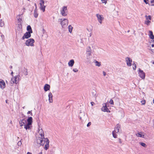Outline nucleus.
Masks as SVG:
<instances>
[{
    "label": "nucleus",
    "instance_id": "1",
    "mask_svg": "<svg viewBox=\"0 0 154 154\" xmlns=\"http://www.w3.org/2000/svg\"><path fill=\"white\" fill-rule=\"evenodd\" d=\"M49 141L48 138H45L44 137H43L41 145H45L44 148L46 150L48 149L49 147Z\"/></svg>",
    "mask_w": 154,
    "mask_h": 154
},
{
    "label": "nucleus",
    "instance_id": "2",
    "mask_svg": "<svg viewBox=\"0 0 154 154\" xmlns=\"http://www.w3.org/2000/svg\"><path fill=\"white\" fill-rule=\"evenodd\" d=\"M58 20L60 22L61 26L63 28H65L68 25L69 21L67 19H59Z\"/></svg>",
    "mask_w": 154,
    "mask_h": 154
},
{
    "label": "nucleus",
    "instance_id": "3",
    "mask_svg": "<svg viewBox=\"0 0 154 154\" xmlns=\"http://www.w3.org/2000/svg\"><path fill=\"white\" fill-rule=\"evenodd\" d=\"M60 14L63 17H65L68 14L67 7L66 6L63 7L60 11Z\"/></svg>",
    "mask_w": 154,
    "mask_h": 154
},
{
    "label": "nucleus",
    "instance_id": "4",
    "mask_svg": "<svg viewBox=\"0 0 154 154\" xmlns=\"http://www.w3.org/2000/svg\"><path fill=\"white\" fill-rule=\"evenodd\" d=\"M34 40L33 38H30L28 39L26 41L25 44L27 46L32 47L34 45Z\"/></svg>",
    "mask_w": 154,
    "mask_h": 154
},
{
    "label": "nucleus",
    "instance_id": "5",
    "mask_svg": "<svg viewBox=\"0 0 154 154\" xmlns=\"http://www.w3.org/2000/svg\"><path fill=\"white\" fill-rule=\"evenodd\" d=\"M20 76L19 75H17L14 77H13L11 79V84H16L17 81H19L20 80Z\"/></svg>",
    "mask_w": 154,
    "mask_h": 154
},
{
    "label": "nucleus",
    "instance_id": "6",
    "mask_svg": "<svg viewBox=\"0 0 154 154\" xmlns=\"http://www.w3.org/2000/svg\"><path fill=\"white\" fill-rule=\"evenodd\" d=\"M103 106L101 108V110L104 112H110V111L107 107V105L106 103H103L102 104Z\"/></svg>",
    "mask_w": 154,
    "mask_h": 154
},
{
    "label": "nucleus",
    "instance_id": "7",
    "mask_svg": "<svg viewBox=\"0 0 154 154\" xmlns=\"http://www.w3.org/2000/svg\"><path fill=\"white\" fill-rule=\"evenodd\" d=\"M96 16L97 18V20L101 24L102 23V21L103 20L104 17L103 16L101 15H100L99 14H97Z\"/></svg>",
    "mask_w": 154,
    "mask_h": 154
},
{
    "label": "nucleus",
    "instance_id": "8",
    "mask_svg": "<svg viewBox=\"0 0 154 154\" xmlns=\"http://www.w3.org/2000/svg\"><path fill=\"white\" fill-rule=\"evenodd\" d=\"M138 74L140 77L142 79H144L145 78V74L143 71L139 69Z\"/></svg>",
    "mask_w": 154,
    "mask_h": 154
},
{
    "label": "nucleus",
    "instance_id": "9",
    "mask_svg": "<svg viewBox=\"0 0 154 154\" xmlns=\"http://www.w3.org/2000/svg\"><path fill=\"white\" fill-rule=\"evenodd\" d=\"M19 124L20 125V126L21 128H22V127L26 123V121L24 118L23 119H20V121L19 122Z\"/></svg>",
    "mask_w": 154,
    "mask_h": 154
},
{
    "label": "nucleus",
    "instance_id": "10",
    "mask_svg": "<svg viewBox=\"0 0 154 154\" xmlns=\"http://www.w3.org/2000/svg\"><path fill=\"white\" fill-rule=\"evenodd\" d=\"M6 87L5 83L4 81L2 79H0V88L2 89H4Z\"/></svg>",
    "mask_w": 154,
    "mask_h": 154
},
{
    "label": "nucleus",
    "instance_id": "11",
    "mask_svg": "<svg viewBox=\"0 0 154 154\" xmlns=\"http://www.w3.org/2000/svg\"><path fill=\"white\" fill-rule=\"evenodd\" d=\"M17 21H18V25L19 28H21L22 27V19L20 17V15H18L17 17Z\"/></svg>",
    "mask_w": 154,
    "mask_h": 154
},
{
    "label": "nucleus",
    "instance_id": "12",
    "mask_svg": "<svg viewBox=\"0 0 154 154\" xmlns=\"http://www.w3.org/2000/svg\"><path fill=\"white\" fill-rule=\"evenodd\" d=\"M125 60L127 66H131L132 65L131 62H132V59L129 57H127L125 58Z\"/></svg>",
    "mask_w": 154,
    "mask_h": 154
},
{
    "label": "nucleus",
    "instance_id": "13",
    "mask_svg": "<svg viewBox=\"0 0 154 154\" xmlns=\"http://www.w3.org/2000/svg\"><path fill=\"white\" fill-rule=\"evenodd\" d=\"M31 33H30L29 32H26L24 34L22 38V39L23 40H24L25 38H29L31 37Z\"/></svg>",
    "mask_w": 154,
    "mask_h": 154
},
{
    "label": "nucleus",
    "instance_id": "14",
    "mask_svg": "<svg viewBox=\"0 0 154 154\" xmlns=\"http://www.w3.org/2000/svg\"><path fill=\"white\" fill-rule=\"evenodd\" d=\"M136 135L138 137L144 138V134L143 132H140L136 134Z\"/></svg>",
    "mask_w": 154,
    "mask_h": 154
},
{
    "label": "nucleus",
    "instance_id": "15",
    "mask_svg": "<svg viewBox=\"0 0 154 154\" xmlns=\"http://www.w3.org/2000/svg\"><path fill=\"white\" fill-rule=\"evenodd\" d=\"M48 100L50 103L53 102V95L51 92H49L48 94Z\"/></svg>",
    "mask_w": 154,
    "mask_h": 154
},
{
    "label": "nucleus",
    "instance_id": "16",
    "mask_svg": "<svg viewBox=\"0 0 154 154\" xmlns=\"http://www.w3.org/2000/svg\"><path fill=\"white\" fill-rule=\"evenodd\" d=\"M50 86L48 84H45L44 87V91H47L48 90H49L50 89Z\"/></svg>",
    "mask_w": 154,
    "mask_h": 154
},
{
    "label": "nucleus",
    "instance_id": "17",
    "mask_svg": "<svg viewBox=\"0 0 154 154\" xmlns=\"http://www.w3.org/2000/svg\"><path fill=\"white\" fill-rule=\"evenodd\" d=\"M120 128V126L119 125H117L114 131L116 132V133H118L119 132Z\"/></svg>",
    "mask_w": 154,
    "mask_h": 154
},
{
    "label": "nucleus",
    "instance_id": "18",
    "mask_svg": "<svg viewBox=\"0 0 154 154\" xmlns=\"http://www.w3.org/2000/svg\"><path fill=\"white\" fill-rule=\"evenodd\" d=\"M149 38L152 39H154V35H153V32L152 31L149 30Z\"/></svg>",
    "mask_w": 154,
    "mask_h": 154
},
{
    "label": "nucleus",
    "instance_id": "19",
    "mask_svg": "<svg viewBox=\"0 0 154 154\" xmlns=\"http://www.w3.org/2000/svg\"><path fill=\"white\" fill-rule=\"evenodd\" d=\"M74 63V60L73 59L70 60L68 62V64L69 66L72 67L73 66Z\"/></svg>",
    "mask_w": 154,
    "mask_h": 154
},
{
    "label": "nucleus",
    "instance_id": "20",
    "mask_svg": "<svg viewBox=\"0 0 154 154\" xmlns=\"http://www.w3.org/2000/svg\"><path fill=\"white\" fill-rule=\"evenodd\" d=\"M32 118L31 117H29L27 119V124L31 125L32 122Z\"/></svg>",
    "mask_w": 154,
    "mask_h": 154
},
{
    "label": "nucleus",
    "instance_id": "21",
    "mask_svg": "<svg viewBox=\"0 0 154 154\" xmlns=\"http://www.w3.org/2000/svg\"><path fill=\"white\" fill-rule=\"evenodd\" d=\"M87 54L88 56H90L91 54V49L90 47H88L86 50Z\"/></svg>",
    "mask_w": 154,
    "mask_h": 154
},
{
    "label": "nucleus",
    "instance_id": "22",
    "mask_svg": "<svg viewBox=\"0 0 154 154\" xmlns=\"http://www.w3.org/2000/svg\"><path fill=\"white\" fill-rule=\"evenodd\" d=\"M31 125L26 123V124L24 125V128L26 130L27 129L29 130L31 128Z\"/></svg>",
    "mask_w": 154,
    "mask_h": 154
},
{
    "label": "nucleus",
    "instance_id": "23",
    "mask_svg": "<svg viewBox=\"0 0 154 154\" xmlns=\"http://www.w3.org/2000/svg\"><path fill=\"white\" fill-rule=\"evenodd\" d=\"M39 134L40 135L41 137H44V132L42 130V129H39Z\"/></svg>",
    "mask_w": 154,
    "mask_h": 154
},
{
    "label": "nucleus",
    "instance_id": "24",
    "mask_svg": "<svg viewBox=\"0 0 154 154\" xmlns=\"http://www.w3.org/2000/svg\"><path fill=\"white\" fill-rule=\"evenodd\" d=\"M43 137H38L37 139V143L38 144L41 145Z\"/></svg>",
    "mask_w": 154,
    "mask_h": 154
},
{
    "label": "nucleus",
    "instance_id": "25",
    "mask_svg": "<svg viewBox=\"0 0 154 154\" xmlns=\"http://www.w3.org/2000/svg\"><path fill=\"white\" fill-rule=\"evenodd\" d=\"M45 6H44V5H40V9L41 10H42L43 12L45 11Z\"/></svg>",
    "mask_w": 154,
    "mask_h": 154
},
{
    "label": "nucleus",
    "instance_id": "26",
    "mask_svg": "<svg viewBox=\"0 0 154 154\" xmlns=\"http://www.w3.org/2000/svg\"><path fill=\"white\" fill-rule=\"evenodd\" d=\"M38 14L37 12V10H35L34 13V17L36 18L38 17Z\"/></svg>",
    "mask_w": 154,
    "mask_h": 154
},
{
    "label": "nucleus",
    "instance_id": "27",
    "mask_svg": "<svg viewBox=\"0 0 154 154\" xmlns=\"http://www.w3.org/2000/svg\"><path fill=\"white\" fill-rule=\"evenodd\" d=\"M27 29L28 31V32H29L30 33H32V29L31 28L30 26H28L27 27Z\"/></svg>",
    "mask_w": 154,
    "mask_h": 154
},
{
    "label": "nucleus",
    "instance_id": "28",
    "mask_svg": "<svg viewBox=\"0 0 154 154\" xmlns=\"http://www.w3.org/2000/svg\"><path fill=\"white\" fill-rule=\"evenodd\" d=\"M94 63H95V66H96L100 67L101 65L100 62H99L97 61L96 60L94 62Z\"/></svg>",
    "mask_w": 154,
    "mask_h": 154
},
{
    "label": "nucleus",
    "instance_id": "29",
    "mask_svg": "<svg viewBox=\"0 0 154 154\" xmlns=\"http://www.w3.org/2000/svg\"><path fill=\"white\" fill-rule=\"evenodd\" d=\"M68 29L70 33H71L72 31V30L73 29V27L71 25H69V26L68 27Z\"/></svg>",
    "mask_w": 154,
    "mask_h": 154
},
{
    "label": "nucleus",
    "instance_id": "30",
    "mask_svg": "<svg viewBox=\"0 0 154 154\" xmlns=\"http://www.w3.org/2000/svg\"><path fill=\"white\" fill-rule=\"evenodd\" d=\"M139 144L141 145L142 146L146 148L147 146V145L144 143L142 142H139Z\"/></svg>",
    "mask_w": 154,
    "mask_h": 154
},
{
    "label": "nucleus",
    "instance_id": "31",
    "mask_svg": "<svg viewBox=\"0 0 154 154\" xmlns=\"http://www.w3.org/2000/svg\"><path fill=\"white\" fill-rule=\"evenodd\" d=\"M150 23H151V21L150 20H145V21L144 23L145 24L148 26L150 24Z\"/></svg>",
    "mask_w": 154,
    "mask_h": 154
},
{
    "label": "nucleus",
    "instance_id": "32",
    "mask_svg": "<svg viewBox=\"0 0 154 154\" xmlns=\"http://www.w3.org/2000/svg\"><path fill=\"white\" fill-rule=\"evenodd\" d=\"M116 133L114 131L112 132V135L114 138H116L117 137V135L116 134Z\"/></svg>",
    "mask_w": 154,
    "mask_h": 154
},
{
    "label": "nucleus",
    "instance_id": "33",
    "mask_svg": "<svg viewBox=\"0 0 154 154\" xmlns=\"http://www.w3.org/2000/svg\"><path fill=\"white\" fill-rule=\"evenodd\" d=\"M145 17L146 18V20H151V16L150 15H149L148 16H147V15H146Z\"/></svg>",
    "mask_w": 154,
    "mask_h": 154
},
{
    "label": "nucleus",
    "instance_id": "34",
    "mask_svg": "<svg viewBox=\"0 0 154 154\" xmlns=\"http://www.w3.org/2000/svg\"><path fill=\"white\" fill-rule=\"evenodd\" d=\"M4 25V22L2 20H0V26L2 27Z\"/></svg>",
    "mask_w": 154,
    "mask_h": 154
},
{
    "label": "nucleus",
    "instance_id": "35",
    "mask_svg": "<svg viewBox=\"0 0 154 154\" xmlns=\"http://www.w3.org/2000/svg\"><path fill=\"white\" fill-rule=\"evenodd\" d=\"M133 69L134 70H135L136 68V65L135 63H134L133 64Z\"/></svg>",
    "mask_w": 154,
    "mask_h": 154
},
{
    "label": "nucleus",
    "instance_id": "36",
    "mask_svg": "<svg viewBox=\"0 0 154 154\" xmlns=\"http://www.w3.org/2000/svg\"><path fill=\"white\" fill-rule=\"evenodd\" d=\"M40 5H44V3H45V2L44 1V0H40Z\"/></svg>",
    "mask_w": 154,
    "mask_h": 154
},
{
    "label": "nucleus",
    "instance_id": "37",
    "mask_svg": "<svg viewBox=\"0 0 154 154\" xmlns=\"http://www.w3.org/2000/svg\"><path fill=\"white\" fill-rule=\"evenodd\" d=\"M150 3L151 5L154 6V0H150Z\"/></svg>",
    "mask_w": 154,
    "mask_h": 154
},
{
    "label": "nucleus",
    "instance_id": "38",
    "mask_svg": "<svg viewBox=\"0 0 154 154\" xmlns=\"http://www.w3.org/2000/svg\"><path fill=\"white\" fill-rule=\"evenodd\" d=\"M32 110H31V111H29L27 112V114H30V115L31 116H32Z\"/></svg>",
    "mask_w": 154,
    "mask_h": 154
},
{
    "label": "nucleus",
    "instance_id": "39",
    "mask_svg": "<svg viewBox=\"0 0 154 154\" xmlns=\"http://www.w3.org/2000/svg\"><path fill=\"white\" fill-rule=\"evenodd\" d=\"M109 103H110L111 104H113L114 102L113 100H112V99H111L109 101Z\"/></svg>",
    "mask_w": 154,
    "mask_h": 154
},
{
    "label": "nucleus",
    "instance_id": "40",
    "mask_svg": "<svg viewBox=\"0 0 154 154\" xmlns=\"http://www.w3.org/2000/svg\"><path fill=\"white\" fill-rule=\"evenodd\" d=\"M141 103L142 105H144L145 104L146 101L145 100L141 101Z\"/></svg>",
    "mask_w": 154,
    "mask_h": 154
},
{
    "label": "nucleus",
    "instance_id": "41",
    "mask_svg": "<svg viewBox=\"0 0 154 154\" xmlns=\"http://www.w3.org/2000/svg\"><path fill=\"white\" fill-rule=\"evenodd\" d=\"M72 70L75 72H77L78 71V69H77V68L73 69Z\"/></svg>",
    "mask_w": 154,
    "mask_h": 154
},
{
    "label": "nucleus",
    "instance_id": "42",
    "mask_svg": "<svg viewBox=\"0 0 154 154\" xmlns=\"http://www.w3.org/2000/svg\"><path fill=\"white\" fill-rule=\"evenodd\" d=\"M107 0H101L102 3H105V4L107 2Z\"/></svg>",
    "mask_w": 154,
    "mask_h": 154
},
{
    "label": "nucleus",
    "instance_id": "43",
    "mask_svg": "<svg viewBox=\"0 0 154 154\" xmlns=\"http://www.w3.org/2000/svg\"><path fill=\"white\" fill-rule=\"evenodd\" d=\"M22 143L21 141H19L18 143V145L19 146H20L22 144Z\"/></svg>",
    "mask_w": 154,
    "mask_h": 154
},
{
    "label": "nucleus",
    "instance_id": "44",
    "mask_svg": "<svg viewBox=\"0 0 154 154\" xmlns=\"http://www.w3.org/2000/svg\"><path fill=\"white\" fill-rule=\"evenodd\" d=\"M103 75L104 76H105L106 75V72L105 71H103Z\"/></svg>",
    "mask_w": 154,
    "mask_h": 154
},
{
    "label": "nucleus",
    "instance_id": "45",
    "mask_svg": "<svg viewBox=\"0 0 154 154\" xmlns=\"http://www.w3.org/2000/svg\"><path fill=\"white\" fill-rule=\"evenodd\" d=\"M91 125V122H89L88 123L87 125V126L89 127V126Z\"/></svg>",
    "mask_w": 154,
    "mask_h": 154
},
{
    "label": "nucleus",
    "instance_id": "46",
    "mask_svg": "<svg viewBox=\"0 0 154 154\" xmlns=\"http://www.w3.org/2000/svg\"><path fill=\"white\" fill-rule=\"evenodd\" d=\"M91 103V105L92 106H93L94 105H95V103H94V102H92Z\"/></svg>",
    "mask_w": 154,
    "mask_h": 154
},
{
    "label": "nucleus",
    "instance_id": "47",
    "mask_svg": "<svg viewBox=\"0 0 154 154\" xmlns=\"http://www.w3.org/2000/svg\"><path fill=\"white\" fill-rule=\"evenodd\" d=\"M26 71L25 73V75H28V72L27 70L26 69Z\"/></svg>",
    "mask_w": 154,
    "mask_h": 154
},
{
    "label": "nucleus",
    "instance_id": "48",
    "mask_svg": "<svg viewBox=\"0 0 154 154\" xmlns=\"http://www.w3.org/2000/svg\"><path fill=\"white\" fill-rule=\"evenodd\" d=\"M119 141L120 143H122V141H121V139L120 138L119 139Z\"/></svg>",
    "mask_w": 154,
    "mask_h": 154
},
{
    "label": "nucleus",
    "instance_id": "49",
    "mask_svg": "<svg viewBox=\"0 0 154 154\" xmlns=\"http://www.w3.org/2000/svg\"><path fill=\"white\" fill-rule=\"evenodd\" d=\"M35 10H37V5H36V3H35Z\"/></svg>",
    "mask_w": 154,
    "mask_h": 154
},
{
    "label": "nucleus",
    "instance_id": "50",
    "mask_svg": "<svg viewBox=\"0 0 154 154\" xmlns=\"http://www.w3.org/2000/svg\"><path fill=\"white\" fill-rule=\"evenodd\" d=\"M147 1H148V0H144V2L146 4H147L148 3V2H147Z\"/></svg>",
    "mask_w": 154,
    "mask_h": 154
},
{
    "label": "nucleus",
    "instance_id": "51",
    "mask_svg": "<svg viewBox=\"0 0 154 154\" xmlns=\"http://www.w3.org/2000/svg\"><path fill=\"white\" fill-rule=\"evenodd\" d=\"M13 72L12 71L11 73V75H12V76H13Z\"/></svg>",
    "mask_w": 154,
    "mask_h": 154
},
{
    "label": "nucleus",
    "instance_id": "52",
    "mask_svg": "<svg viewBox=\"0 0 154 154\" xmlns=\"http://www.w3.org/2000/svg\"><path fill=\"white\" fill-rule=\"evenodd\" d=\"M27 154H32L30 152H27Z\"/></svg>",
    "mask_w": 154,
    "mask_h": 154
},
{
    "label": "nucleus",
    "instance_id": "53",
    "mask_svg": "<svg viewBox=\"0 0 154 154\" xmlns=\"http://www.w3.org/2000/svg\"><path fill=\"white\" fill-rule=\"evenodd\" d=\"M151 46L152 47H154V44L151 45Z\"/></svg>",
    "mask_w": 154,
    "mask_h": 154
},
{
    "label": "nucleus",
    "instance_id": "54",
    "mask_svg": "<svg viewBox=\"0 0 154 154\" xmlns=\"http://www.w3.org/2000/svg\"><path fill=\"white\" fill-rule=\"evenodd\" d=\"M9 68L10 69H12V66H10Z\"/></svg>",
    "mask_w": 154,
    "mask_h": 154
},
{
    "label": "nucleus",
    "instance_id": "55",
    "mask_svg": "<svg viewBox=\"0 0 154 154\" xmlns=\"http://www.w3.org/2000/svg\"><path fill=\"white\" fill-rule=\"evenodd\" d=\"M10 123L11 124H12V122L11 121L10 122Z\"/></svg>",
    "mask_w": 154,
    "mask_h": 154
},
{
    "label": "nucleus",
    "instance_id": "56",
    "mask_svg": "<svg viewBox=\"0 0 154 154\" xmlns=\"http://www.w3.org/2000/svg\"><path fill=\"white\" fill-rule=\"evenodd\" d=\"M152 63L154 64V61H153L152 62Z\"/></svg>",
    "mask_w": 154,
    "mask_h": 154
},
{
    "label": "nucleus",
    "instance_id": "57",
    "mask_svg": "<svg viewBox=\"0 0 154 154\" xmlns=\"http://www.w3.org/2000/svg\"><path fill=\"white\" fill-rule=\"evenodd\" d=\"M24 108H25V106H23V109H24Z\"/></svg>",
    "mask_w": 154,
    "mask_h": 154
},
{
    "label": "nucleus",
    "instance_id": "58",
    "mask_svg": "<svg viewBox=\"0 0 154 154\" xmlns=\"http://www.w3.org/2000/svg\"><path fill=\"white\" fill-rule=\"evenodd\" d=\"M153 103L154 104V99L153 100Z\"/></svg>",
    "mask_w": 154,
    "mask_h": 154
},
{
    "label": "nucleus",
    "instance_id": "59",
    "mask_svg": "<svg viewBox=\"0 0 154 154\" xmlns=\"http://www.w3.org/2000/svg\"><path fill=\"white\" fill-rule=\"evenodd\" d=\"M6 83H7V82H8L6 80Z\"/></svg>",
    "mask_w": 154,
    "mask_h": 154
},
{
    "label": "nucleus",
    "instance_id": "60",
    "mask_svg": "<svg viewBox=\"0 0 154 154\" xmlns=\"http://www.w3.org/2000/svg\"><path fill=\"white\" fill-rule=\"evenodd\" d=\"M154 125V120H153Z\"/></svg>",
    "mask_w": 154,
    "mask_h": 154
},
{
    "label": "nucleus",
    "instance_id": "61",
    "mask_svg": "<svg viewBox=\"0 0 154 154\" xmlns=\"http://www.w3.org/2000/svg\"><path fill=\"white\" fill-rule=\"evenodd\" d=\"M6 103H7V100L6 101Z\"/></svg>",
    "mask_w": 154,
    "mask_h": 154
},
{
    "label": "nucleus",
    "instance_id": "62",
    "mask_svg": "<svg viewBox=\"0 0 154 154\" xmlns=\"http://www.w3.org/2000/svg\"><path fill=\"white\" fill-rule=\"evenodd\" d=\"M28 1H29L30 0H27Z\"/></svg>",
    "mask_w": 154,
    "mask_h": 154
},
{
    "label": "nucleus",
    "instance_id": "63",
    "mask_svg": "<svg viewBox=\"0 0 154 154\" xmlns=\"http://www.w3.org/2000/svg\"><path fill=\"white\" fill-rule=\"evenodd\" d=\"M153 42H154V40H153Z\"/></svg>",
    "mask_w": 154,
    "mask_h": 154
}]
</instances>
